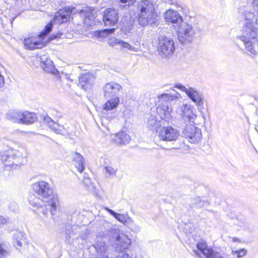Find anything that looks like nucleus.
<instances>
[{"mask_svg":"<svg viewBox=\"0 0 258 258\" xmlns=\"http://www.w3.org/2000/svg\"><path fill=\"white\" fill-rule=\"evenodd\" d=\"M31 188L33 193L28 198L30 204L44 215L47 216L50 212V215L53 216L56 210L58 198L57 195L53 194L50 184L40 180L32 184Z\"/></svg>","mask_w":258,"mask_h":258,"instance_id":"obj_1","label":"nucleus"},{"mask_svg":"<svg viewBox=\"0 0 258 258\" xmlns=\"http://www.w3.org/2000/svg\"><path fill=\"white\" fill-rule=\"evenodd\" d=\"M158 0H142L137 5L139 24L143 27L157 26L158 15L155 12Z\"/></svg>","mask_w":258,"mask_h":258,"instance_id":"obj_2","label":"nucleus"},{"mask_svg":"<svg viewBox=\"0 0 258 258\" xmlns=\"http://www.w3.org/2000/svg\"><path fill=\"white\" fill-rule=\"evenodd\" d=\"M122 89L120 85L114 82L107 83L103 86V96L107 100L103 106V110L110 111L118 107L120 101L119 93Z\"/></svg>","mask_w":258,"mask_h":258,"instance_id":"obj_3","label":"nucleus"},{"mask_svg":"<svg viewBox=\"0 0 258 258\" xmlns=\"http://www.w3.org/2000/svg\"><path fill=\"white\" fill-rule=\"evenodd\" d=\"M200 32V29L198 27L185 21L177 27L178 41L183 44L191 43Z\"/></svg>","mask_w":258,"mask_h":258,"instance_id":"obj_4","label":"nucleus"},{"mask_svg":"<svg viewBox=\"0 0 258 258\" xmlns=\"http://www.w3.org/2000/svg\"><path fill=\"white\" fill-rule=\"evenodd\" d=\"M178 99L177 96L169 94H163L160 96L159 99L161 104L157 107L156 111L161 119L168 120L171 118L172 113L171 102Z\"/></svg>","mask_w":258,"mask_h":258,"instance_id":"obj_5","label":"nucleus"},{"mask_svg":"<svg viewBox=\"0 0 258 258\" xmlns=\"http://www.w3.org/2000/svg\"><path fill=\"white\" fill-rule=\"evenodd\" d=\"M256 36V31L247 28L246 30H243L242 35L238 37L243 43L245 50L249 52L250 55L257 54L258 40Z\"/></svg>","mask_w":258,"mask_h":258,"instance_id":"obj_6","label":"nucleus"},{"mask_svg":"<svg viewBox=\"0 0 258 258\" xmlns=\"http://www.w3.org/2000/svg\"><path fill=\"white\" fill-rule=\"evenodd\" d=\"M178 132L191 143H198L202 139V132L200 128L196 127L191 122H181L178 126Z\"/></svg>","mask_w":258,"mask_h":258,"instance_id":"obj_7","label":"nucleus"},{"mask_svg":"<svg viewBox=\"0 0 258 258\" xmlns=\"http://www.w3.org/2000/svg\"><path fill=\"white\" fill-rule=\"evenodd\" d=\"M51 29L52 22L46 25L44 30L37 36H30L24 39V44L26 48L33 50L42 48L44 46V38Z\"/></svg>","mask_w":258,"mask_h":258,"instance_id":"obj_8","label":"nucleus"},{"mask_svg":"<svg viewBox=\"0 0 258 258\" xmlns=\"http://www.w3.org/2000/svg\"><path fill=\"white\" fill-rule=\"evenodd\" d=\"M175 49V42L173 39L166 36H161L159 38L158 50L163 56L169 57L172 55Z\"/></svg>","mask_w":258,"mask_h":258,"instance_id":"obj_9","label":"nucleus"},{"mask_svg":"<svg viewBox=\"0 0 258 258\" xmlns=\"http://www.w3.org/2000/svg\"><path fill=\"white\" fill-rule=\"evenodd\" d=\"M122 243L116 246V258H137V254L128 249L131 244V239L127 236H123Z\"/></svg>","mask_w":258,"mask_h":258,"instance_id":"obj_10","label":"nucleus"},{"mask_svg":"<svg viewBox=\"0 0 258 258\" xmlns=\"http://www.w3.org/2000/svg\"><path fill=\"white\" fill-rule=\"evenodd\" d=\"M123 236L125 235L119 233V230L115 228H111L109 229H105L99 232L97 238H101L103 240L106 239L111 242H114L115 244L117 246L122 243L121 238Z\"/></svg>","mask_w":258,"mask_h":258,"instance_id":"obj_11","label":"nucleus"},{"mask_svg":"<svg viewBox=\"0 0 258 258\" xmlns=\"http://www.w3.org/2000/svg\"><path fill=\"white\" fill-rule=\"evenodd\" d=\"M75 9L73 7L64 8L55 13L53 19L49 23L52 22V27L53 23L57 24H61L69 21L71 19V16Z\"/></svg>","mask_w":258,"mask_h":258,"instance_id":"obj_12","label":"nucleus"},{"mask_svg":"<svg viewBox=\"0 0 258 258\" xmlns=\"http://www.w3.org/2000/svg\"><path fill=\"white\" fill-rule=\"evenodd\" d=\"M18 158H19L18 151L8 147L0 153V159L6 166L13 167L14 165H18L14 161Z\"/></svg>","mask_w":258,"mask_h":258,"instance_id":"obj_13","label":"nucleus"},{"mask_svg":"<svg viewBox=\"0 0 258 258\" xmlns=\"http://www.w3.org/2000/svg\"><path fill=\"white\" fill-rule=\"evenodd\" d=\"M38 58L40 62V65L44 71L54 75L56 80H60L61 77L58 71L55 68L52 61L47 55H41Z\"/></svg>","mask_w":258,"mask_h":258,"instance_id":"obj_14","label":"nucleus"},{"mask_svg":"<svg viewBox=\"0 0 258 258\" xmlns=\"http://www.w3.org/2000/svg\"><path fill=\"white\" fill-rule=\"evenodd\" d=\"M178 113L182 117L183 120L181 122L188 123L191 122V120L196 117V115L193 113L192 107L189 104H182L177 110Z\"/></svg>","mask_w":258,"mask_h":258,"instance_id":"obj_15","label":"nucleus"},{"mask_svg":"<svg viewBox=\"0 0 258 258\" xmlns=\"http://www.w3.org/2000/svg\"><path fill=\"white\" fill-rule=\"evenodd\" d=\"M159 138L164 141H174L178 138L179 133L171 126L163 127L159 132Z\"/></svg>","mask_w":258,"mask_h":258,"instance_id":"obj_16","label":"nucleus"},{"mask_svg":"<svg viewBox=\"0 0 258 258\" xmlns=\"http://www.w3.org/2000/svg\"><path fill=\"white\" fill-rule=\"evenodd\" d=\"M196 246L198 250L194 249L192 251L195 254L199 256H201L202 253L206 258H209L214 251L211 247H208L206 241L203 239L199 241Z\"/></svg>","mask_w":258,"mask_h":258,"instance_id":"obj_17","label":"nucleus"},{"mask_svg":"<svg viewBox=\"0 0 258 258\" xmlns=\"http://www.w3.org/2000/svg\"><path fill=\"white\" fill-rule=\"evenodd\" d=\"M243 14L245 23L243 30H246L247 28H251L252 30L256 31L258 23H257V18H255L254 14L247 10H245Z\"/></svg>","mask_w":258,"mask_h":258,"instance_id":"obj_18","label":"nucleus"},{"mask_svg":"<svg viewBox=\"0 0 258 258\" xmlns=\"http://www.w3.org/2000/svg\"><path fill=\"white\" fill-rule=\"evenodd\" d=\"M103 16L105 25H114L118 20V13L113 9H106Z\"/></svg>","mask_w":258,"mask_h":258,"instance_id":"obj_19","label":"nucleus"},{"mask_svg":"<svg viewBox=\"0 0 258 258\" xmlns=\"http://www.w3.org/2000/svg\"><path fill=\"white\" fill-rule=\"evenodd\" d=\"M164 16L166 21L173 24V26L175 27H177L183 21L181 16L178 12L173 10H167L165 12Z\"/></svg>","mask_w":258,"mask_h":258,"instance_id":"obj_20","label":"nucleus"},{"mask_svg":"<svg viewBox=\"0 0 258 258\" xmlns=\"http://www.w3.org/2000/svg\"><path fill=\"white\" fill-rule=\"evenodd\" d=\"M93 76L88 73L82 74L79 78V85L85 90L90 88L94 82Z\"/></svg>","mask_w":258,"mask_h":258,"instance_id":"obj_21","label":"nucleus"},{"mask_svg":"<svg viewBox=\"0 0 258 258\" xmlns=\"http://www.w3.org/2000/svg\"><path fill=\"white\" fill-rule=\"evenodd\" d=\"M186 95L198 106H202L204 104V100L202 94L196 89L189 87Z\"/></svg>","mask_w":258,"mask_h":258,"instance_id":"obj_22","label":"nucleus"},{"mask_svg":"<svg viewBox=\"0 0 258 258\" xmlns=\"http://www.w3.org/2000/svg\"><path fill=\"white\" fill-rule=\"evenodd\" d=\"M130 140V136L124 132L117 133L112 139L113 142L119 145H126Z\"/></svg>","mask_w":258,"mask_h":258,"instance_id":"obj_23","label":"nucleus"},{"mask_svg":"<svg viewBox=\"0 0 258 258\" xmlns=\"http://www.w3.org/2000/svg\"><path fill=\"white\" fill-rule=\"evenodd\" d=\"M161 121L157 119L155 115L151 114L148 119V127L153 131L158 132V129L162 126Z\"/></svg>","mask_w":258,"mask_h":258,"instance_id":"obj_24","label":"nucleus"},{"mask_svg":"<svg viewBox=\"0 0 258 258\" xmlns=\"http://www.w3.org/2000/svg\"><path fill=\"white\" fill-rule=\"evenodd\" d=\"M13 242L14 246L18 249L22 247L23 244L25 243V238L21 231H15L13 235Z\"/></svg>","mask_w":258,"mask_h":258,"instance_id":"obj_25","label":"nucleus"},{"mask_svg":"<svg viewBox=\"0 0 258 258\" xmlns=\"http://www.w3.org/2000/svg\"><path fill=\"white\" fill-rule=\"evenodd\" d=\"M23 117L21 123L26 124H30L34 122L37 119V115L33 112L26 111L22 112Z\"/></svg>","mask_w":258,"mask_h":258,"instance_id":"obj_26","label":"nucleus"},{"mask_svg":"<svg viewBox=\"0 0 258 258\" xmlns=\"http://www.w3.org/2000/svg\"><path fill=\"white\" fill-rule=\"evenodd\" d=\"M80 228L78 226H68L66 229V241L70 243V239L74 238L79 232Z\"/></svg>","mask_w":258,"mask_h":258,"instance_id":"obj_27","label":"nucleus"},{"mask_svg":"<svg viewBox=\"0 0 258 258\" xmlns=\"http://www.w3.org/2000/svg\"><path fill=\"white\" fill-rule=\"evenodd\" d=\"M84 161L83 157L80 154L76 153L74 159V164L78 171L80 173H82L85 169Z\"/></svg>","mask_w":258,"mask_h":258,"instance_id":"obj_28","label":"nucleus"},{"mask_svg":"<svg viewBox=\"0 0 258 258\" xmlns=\"http://www.w3.org/2000/svg\"><path fill=\"white\" fill-rule=\"evenodd\" d=\"M136 0H114V4L120 10H128L131 6H133Z\"/></svg>","mask_w":258,"mask_h":258,"instance_id":"obj_29","label":"nucleus"},{"mask_svg":"<svg viewBox=\"0 0 258 258\" xmlns=\"http://www.w3.org/2000/svg\"><path fill=\"white\" fill-rule=\"evenodd\" d=\"M22 117V112L20 111H11L7 114V118L14 122L21 123Z\"/></svg>","mask_w":258,"mask_h":258,"instance_id":"obj_30","label":"nucleus"},{"mask_svg":"<svg viewBox=\"0 0 258 258\" xmlns=\"http://www.w3.org/2000/svg\"><path fill=\"white\" fill-rule=\"evenodd\" d=\"M105 210L107 212H108L110 215L113 216L118 221L123 223L125 225H126V222L128 220V218H130L128 216L123 214L116 213L112 210L107 207L105 208Z\"/></svg>","mask_w":258,"mask_h":258,"instance_id":"obj_31","label":"nucleus"},{"mask_svg":"<svg viewBox=\"0 0 258 258\" xmlns=\"http://www.w3.org/2000/svg\"><path fill=\"white\" fill-rule=\"evenodd\" d=\"M234 224L241 229L246 230L249 229V224L245 217L239 216L234 220Z\"/></svg>","mask_w":258,"mask_h":258,"instance_id":"obj_32","label":"nucleus"},{"mask_svg":"<svg viewBox=\"0 0 258 258\" xmlns=\"http://www.w3.org/2000/svg\"><path fill=\"white\" fill-rule=\"evenodd\" d=\"M122 29L126 32H129L134 25V19L131 17H125L121 20Z\"/></svg>","mask_w":258,"mask_h":258,"instance_id":"obj_33","label":"nucleus"},{"mask_svg":"<svg viewBox=\"0 0 258 258\" xmlns=\"http://www.w3.org/2000/svg\"><path fill=\"white\" fill-rule=\"evenodd\" d=\"M11 250L9 244L0 242V258H6L10 255Z\"/></svg>","mask_w":258,"mask_h":258,"instance_id":"obj_34","label":"nucleus"},{"mask_svg":"<svg viewBox=\"0 0 258 258\" xmlns=\"http://www.w3.org/2000/svg\"><path fill=\"white\" fill-rule=\"evenodd\" d=\"M83 181L86 186L87 190L91 191H93L95 190V186L86 173H85L84 174Z\"/></svg>","mask_w":258,"mask_h":258,"instance_id":"obj_35","label":"nucleus"},{"mask_svg":"<svg viewBox=\"0 0 258 258\" xmlns=\"http://www.w3.org/2000/svg\"><path fill=\"white\" fill-rule=\"evenodd\" d=\"M115 30V28L105 29L102 30L96 31L95 35L98 38H105L108 37L109 34L114 33Z\"/></svg>","mask_w":258,"mask_h":258,"instance_id":"obj_36","label":"nucleus"},{"mask_svg":"<svg viewBox=\"0 0 258 258\" xmlns=\"http://www.w3.org/2000/svg\"><path fill=\"white\" fill-rule=\"evenodd\" d=\"M125 226L128 227L131 231L136 233L139 232L141 229L140 227L136 225L131 218H128Z\"/></svg>","mask_w":258,"mask_h":258,"instance_id":"obj_37","label":"nucleus"},{"mask_svg":"<svg viewBox=\"0 0 258 258\" xmlns=\"http://www.w3.org/2000/svg\"><path fill=\"white\" fill-rule=\"evenodd\" d=\"M119 46L121 49H126L127 50L133 51L134 52H137L138 50V48L135 47L133 46H132L128 43L125 42L122 40H121V41L120 42V44L119 45Z\"/></svg>","mask_w":258,"mask_h":258,"instance_id":"obj_38","label":"nucleus"},{"mask_svg":"<svg viewBox=\"0 0 258 258\" xmlns=\"http://www.w3.org/2000/svg\"><path fill=\"white\" fill-rule=\"evenodd\" d=\"M191 205L192 206L191 208L192 207V206L194 205V206L197 208H201L204 206V202L203 201H202L199 198H192L191 199Z\"/></svg>","mask_w":258,"mask_h":258,"instance_id":"obj_39","label":"nucleus"},{"mask_svg":"<svg viewBox=\"0 0 258 258\" xmlns=\"http://www.w3.org/2000/svg\"><path fill=\"white\" fill-rule=\"evenodd\" d=\"M232 253L234 257L241 258L246 254L247 250L242 248L239 250H232Z\"/></svg>","mask_w":258,"mask_h":258,"instance_id":"obj_40","label":"nucleus"},{"mask_svg":"<svg viewBox=\"0 0 258 258\" xmlns=\"http://www.w3.org/2000/svg\"><path fill=\"white\" fill-rule=\"evenodd\" d=\"M82 11L85 12V17H88L89 19H91L95 15V9L91 8H87L86 10H82Z\"/></svg>","mask_w":258,"mask_h":258,"instance_id":"obj_41","label":"nucleus"},{"mask_svg":"<svg viewBox=\"0 0 258 258\" xmlns=\"http://www.w3.org/2000/svg\"><path fill=\"white\" fill-rule=\"evenodd\" d=\"M120 41V39H117L115 37H112L109 39L108 44L109 45L111 46H114L115 45H117L119 46Z\"/></svg>","mask_w":258,"mask_h":258,"instance_id":"obj_42","label":"nucleus"},{"mask_svg":"<svg viewBox=\"0 0 258 258\" xmlns=\"http://www.w3.org/2000/svg\"><path fill=\"white\" fill-rule=\"evenodd\" d=\"M55 133L65 136L68 134V132L63 125L59 124L58 128L55 129Z\"/></svg>","mask_w":258,"mask_h":258,"instance_id":"obj_43","label":"nucleus"},{"mask_svg":"<svg viewBox=\"0 0 258 258\" xmlns=\"http://www.w3.org/2000/svg\"><path fill=\"white\" fill-rule=\"evenodd\" d=\"M105 170L106 172L110 176H113L116 175V170L111 166H106L105 167Z\"/></svg>","mask_w":258,"mask_h":258,"instance_id":"obj_44","label":"nucleus"},{"mask_svg":"<svg viewBox=\"0 0 258 258\" xmlns=\"http://www.w3.org/2000/svg\"><path fill=\"white\" fill-rule=\"evenodd\" d=\"M175 87L185 92L186 94L188 91V88H186L185 86L181 84H177L175 86Z\"/></svg>","mask_w":258,"mask_h":258,"instance_id":"obj_45","label":"nucleus"},{"mask_svg":"<svg viewBox=\"0 0 258 258\" xmlns=\"http://www.w3.org/2000/svg\"><path fill=\"white\" fill-rule=\"evenodd\" d=\"M209 258H228V257H225L222 256L219 252L214 250V252H213L212 254H211V255L210 256V257Z\"/></svg>","mask_w":258,"mask_h":258,"instance_id":"obj_46","label":"nucleus"},{"mask_svg":"<svg viewBox=\"0 0 258 258\" xmlns=\"http://www.w3.org/2000/svg\"><path fill=\"white\" fill-rule=\"evenodd\" d=\"M51 5H53L52 6L54 8L58 7L60 5V3H61V0H48Z\"/></svg>","mask_w":258,"mask_h":258,"instance_id":"obj_47","label":"nucleus"},{"mask_svg":"<svg viewBox=\"0 0 258 258\" xmlns=\"http://www.w3.org/2000/svg\"><path fill=\"white\" fill-rule=\"evenodd\" d=\"M252 6L254 10L258 14V0H253Z\"/></svg>","mask_w":258,"mask_h":258,"instance_id":"obj_48","label":"nucleus"},{"mask_svg":"<svg viewBox=\"0 0 258 258\" xmlns=\"http://www.w3.org/2000/svg\"><path fill=\"white\" fill-rule=\"evenodd\" d=\"M44 120L45 122H46L48 124V126L49 127L51 125H52V124H51V122L52 123H54L55 122L52 120V119L49 117V116H46L45 117H44Z\"/></svg>","mask_w":258,"mask_h":258,"instance_id":"obj_49","label":"nucleus"},{"mask_svg":"<svg viewBox=\"0 0 258 258\" xmlns=\"http://www.w3.org/2000/svg\"><path fill=\"white\" fill-rule=\"evenodd\" d=\"M8 222V219L3 217L0 216V226L6 224Z\"/></svg>","mask_w":258,"mask_h":258,"instance_id":"obj_50","label":"nucleus"},{"mask_svg":"<svg viewBox=\"0 0 258 258\" xmlns=\"http://www.w3.org/2000/svg\"><path fill=\"white\" fill-rule=\"evenodd\" d=\"M51 124H52L51 125L49 126V127H50L55 133V129H57L58 128L59 124H57L56 122H54V123H52L51 122Z\"/></svg>","mask_w":258,"mask_h":258,"instance_id":"obj_51","label":"nucleus"},{"mask_svg":"<svg viewBox=\"0 0 258 258\" xmlns=\"http://www.w3.org/2000/svg\"><path fill=\"white\" fill-rule=\"evenodd\" d=\"M4 84V78L3 76L0 74V88L2 87Z\"/></svg>","mask_w":258,"mask_h":258,"instance_id":"obj_52","label":"nucleus"},{"mask_svg":"<svg viewBox=\"0 0 258 258\" xmlns=\"http://www.w3.org/2000/svg\"><path fill=\"white\" fill-rule=\"evenodd\" d=\"M164 2L169 4H174L175 3V0H163Z\"/></svg>","mask_w":258,"mask_h":258,"instance_id":"obj_53","label":"nucleus"},{"mask_svg":"<svg viewBox=\"0 0 258 258\" xmlns=\"http://www.w3.org/2000/svg\"><path fill=\"white\" fill-rule=\"evenodd\" d=\"M96 2H100L101 3L102 2H104L105 3H109V0H94Z\"/></svg>","mask_w":258,"mask_h":258,"instance_id":"obj_54","label":"nucleus"},{"mask_svg":"<svg viewBox=\"0 0 258 258\" xmlns=\"http://www.w3.org/2000/svg\"><path fill=\"white\" fill-rule=\"evenodd\" d=\"M106 120H107V119L106 118H103L102 119V124H103L104 123H105Z\"/></svg>","mask_w":258,"mask_h":258,"instance_id":"obj_55","label":"nucleus"},{"mask_svg":"<svg viewBox=\"0 0 258 258\" xmlns=\"http://www.w3.org/2000/svg\"><path fill=\"white\" fill-rule=\"evenodd\" d=\"M57 37V36L56 35H55L53 38H52L51 39H55V38H56Z\"/></svg>","mask_w":258,"mask_h":258,"instance_id":"obj_56","label":"nucleus"},{"mask_svg":"<svg viewBox=\"0 0 258 258\" xmlns=\"http://www.w3.org/2000/svg\"><path fill=\"white\" fill-rule=\"evenodd\" d=\"M16 17H14V18H13V20L11 21V23H12V21H14V20L15 19V18H16Z\"/></svg>","mask_w":258,"mask_h":258,"instance_id":"obj_57","label":"nucleus"},{"mask_svg":"<svg viewBox=\"0 0 258 258\" xmlns=\"http://www.w3.org/2000/svg\"><path fill=\"white\" fill-rule=\"evenodd\" d=\"M233 240H234V241L238 240V239L237 238L233 239Z\"/></svg>","mask_w":258,"mask_h":258,"instance_id":"obj_58","label":"nucleus"},{"mask_svg":"<svg viewBox=\"0 0 258 258\" xmlns=\"http://www.w3.org/2000/svg\"><path fill=\"white\" fill-rule=\"evenodd\" d=\"M175 148H178V147H174L173 149H175Z\"/></svg>","mask_w":258,"mask_h":258,"instance_id":"obj_59","label":"nucleus"}]
</instances>
